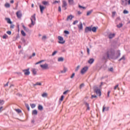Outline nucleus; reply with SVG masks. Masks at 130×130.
I'll list each match as a JSON object with an SVG mask.
<instances>
[{"label":"nucleus","mask_w":130,"mask_h":130,"mask_svg":"<svg viewBox=\"0 0 130 130\" xmlns=\"http://www.w3.org/2000/svg\"><path fill=\"white\" fill-rule=\"evenodd\" d=\"M94 58H90L88 61V63H89V64H92V63H93V62H94Z\"/></svg>","instance_id":"obj_18"},{"label":"nucleus","mask_w":130,"mask_h":130,"mask_svg":"<svg viewBox=\"0 0 130 130\" xmlns=\"http://www.w3.org/2000/svg\"><path fill=\"white\" fill-rule=\"evenodd\" d=\"M35 55H36V54L35 53H33L32 55L29 56V58H32V57H33V56H35Z\"/></svg>","instance_id":"obj_46"},{"label":"nucleus","mask_w":130,"mask_h":130,"mask_svg":"<svg viewBox=\"0 0 130 130\" xmlns=\"http://www.w3.org/2000/svg\"><path fill=\"white\" fill-rule=\"evenodd\" d=\"M30 107L31 108H35V107H36V105H35V104H30Z\"/></svg>","instance_id":"obj_31"},{"label":"nucleus","mask_w":130,"mask_h":130,"mask_svg":"<svg viewBox=\"0 0 130 130\" xmlns=\"http://www.w3.org/2000/svg\"><path fill=\"white\" fill-rule=\"evenodd\" d=\"M68 71V69L66 67H64L63 70L62 71H61V74H64L65 73L67 72Z\"/></svg>","instance_id":"obj_20"},{"label":"nucleus","mask_w":130,"mask_h":130,"mask_svg":"<svg viewBox=\"0 0 130 130\" xmlns=\"http://www.w3.org/2000/svg\"><path fill=\"white\" fill-rule=\"evenodd\" d=\"M68 3L70 6H74V5H75L74 0H68Z\"/></svg>","instance_id":"obj_15"},{"label":"nucleus","mask_w":130,"mask_h":130,"mask_svg":"<svg viewBox=\"0 0 130 130\" xmlns=\"http://www.w3.org/2000/svg\"><path fill=\"white\" fill-rule=\"evenodd\" d=\"M5 20H6V21H7V22L8 24H12L11 19H10L9 18H7L5 19Z\"/></svg>","instance_id":"obj_21"},{"label":"nucleus","mask_w":130,"mask_h":130,"mask_svg":"<svg viewBox=\"0 0 130 130\" xmlns=\"http://www.w3.org/2000/svg\"><path fill=\"white\" fill-rule=\"evenodd\" d=\"M3 39H7V38H8V35L7 34H5L3 36Z\"/></svg>","instance_id":"obj_34"},{"label":"nucleus","mask_w":130,"mask_h":130,"mask_svg":"<svg viewBox=\"0 0 130 130\" xmlns=\"http://www.w3.org/2000/svg\"><path fill=\"white\" fill-rule=\"evenodd\" d=\"M92 31V27L91 26H87L85 28V33H89V32H91Z\"/></svg>","instance_id":"obj_8"},{"label":"nucleus","mask_w":130,"mask_h":130,"mask_svg":"<svg viewBox=\"0 0 130 130\" xmlns=\"http://www.w3.org/2000/svg\"><path fill=\"white\" fill-rule=\"evenodd\" d=\"M108 110H109V107H106L105 105H104L103 107V112H104V111H108Z\"/></svg>","instance_id":"obj_12"},{"label":"nucleus","mask_w":130,"mask_h":130,"mask_svg":"<svg viewBox=\"0 0 130 130\" xmlns=\"http://www.w3.org/2000/svg\"><path fill=\"white\" fill-rule=\"evenodd\" d=\"M56 53H57V51H54L52 54V56H54V55H55Z\"/></svg>","instance_id":"obj_38"},{"label":"nucleus","mask_w":130,"mask_h":130,"mask_svg":"<svg viewBox=\"0 0 130 130\" xmlns=\"http://www.w3.org/2000/svg\"><path fill=\"white\" fill-rule=\"evenodd\" d=\"M97 30V28H96V27H93L92 28H91V31H92V32H96V31Z\"/></svg>","instance_id":"obj_25"},{"label":"nucleus","mask_w":130,"mask_h":130,"mask_svg":"<svg viewBox=\"0 0 130 130\" xmlns=\"http://www.w3.org/2000/svg\"><path fill=\"white\" fill-rule=\"evenodd\" d=\"M7 33L8 34V35H11L12 34V31L8 30L7 31Z\"/></svg>","instance_id":"obj_51"},{"label":"nucleus","mask_w":130,"mask_h":130,"mask_svg":"<svg viewBox=\"0 0 130 130\" xmlns=\"http://www.w3.org/2000/svg\"><path fill=\"white\" fill-rule=\"evenodd\" d=\"M53 4H58V1H55L54 2Z\"/></svg>","instance_id":"obj_64"},{"label":"nucleus","mask_w":130,"mask_h":130,"mask_svg":"<svg viewBox=\"0 0 130 130\" xmlns=\"http://www.w3.org/2000/svg\"><path fill=\"white\" fill-rule=\"evenodd\" d=\"M19 38H20V35L17 34L15 40H17V39H19Z\"/></svg>","instance_id":"obj_44"},{"label":"nucleus","mask_w":130,"mask_h":130,"mask_svg":"<svg viewBox=\"0 0 130 130\" xmlns=\"http://www.w3.org/2000/svg\"><path fill=\"white\" fill-rule=\"evenodd\" d=\"M78 7H79V9H86V7H83V6L80 5L78 6Z\"/></svg>","instance_id":"obj_40"},{"label":"nucleus","mask_w":130,"mask_h":130,"mask_svg":"<svg viewBox=\"0 0 130 130\" xmlns=\"http://www.w3.org/2000/svg\"><path fill=\"white\" fill-rule=\"evenodd\" d=\"M25 106L28 111L30 110V106H29L28 104H25Z\"/></svg>","instance_id":"obj_35"},{"label":"nucleus","mask_w":130,"mask_h":130,"mask_svg":"<svg viewBox=\"0 0 130 130\" xmlns=\"http://www.w3.org/2000/svg\"><path fill=\"white\" fill-rule=\"evenodd\" d=\"M114 55V51L111 49H108L107 51L105 53L103 59H107V58H109V57H112Z\"/></svg>","instance_id":"obj_1"},{"label":"nucleus","mask_w":130,"mask_h":130,"mask_svg":"<svg viewBox=\"0 0 130 130\" xmlns=\"http://www.w3.org/2000/svg\"><path fill=\"white\" fill-rule=\"evenodd\" d=\"M44 9H45V7H44V6L40 5V10L41 11V14L43 13V11L44 10Z\"/></svg>","instance_id":"obj_14"},{"label":"nucleus","mask_w":130,"mask_h":130,"mask_svg":"<svg viewBox=\"0 0 130 130\" xmlns=\"http://www.w3.org/2000/svg\"><path fill=\"white\" fill-rule=\"evenodd\" d=\"M5 103V101L4 100H0V105H3Z\"/></svg>","instance_id":"obj_43"},{"label":"nucleus","mask_w":130,"mask_h":130,"mask_svg":"<svg viewBox=\"0 0 130 130\" xmlns=\"http://www.w3.org/2000/svg\"><path fill=\"white\" fill-rule=\"evenodd\" d=\"M42 4H43V5L46 6V5H47L48 3H47V2L44 1L42 2Z\"/></svg>","instance_id":"obj_49"},{"label":"nucleus","mask_w":130,"mask_h":130,"mask_svg":"<svg viewBox=\"0 0 130 130\" xmlns=\"http://www.w3.org/2000/svg\"><path fill=\"white\" fill-rule=\"evenodd\" d=\"M121 5L125 7L127 5V0H121Z\"/></svg>","instance_id":"obj_11"},{"label":"nucleus","mask_w":130,"mask_h":130,"mask_svg":"<svg viewBox=\"0 0 130 130\" xmlns=\"http://www.w3.org/2000/svg\"><path fill=\"white\" fill-rule=\"evenodd\" d=\"M15 111H16L17 113H21V112H22V111L19 109H15Z\"/></svg>","instance_id":"obj_32"},{"label":"nucleus","mask_w":130,"mask_h":130,"mask_svg":"<svg viewBox=\"0 0 130 130\" xmlns=\"http://www.w3.org/2000/svg\"><path fill=\"white\" fill-rule=\"evenodd\" d=\"M116 13V12H112V16H113V17H114V16H115Z\"/></svg>","instance_id":"obj_61"},{"label":"nucleus","mask_w":130,"mask_h":130,"mask_svg":"<svg viewBox=\"0 0 130 130\" xmlns=\"http://www.w3.org/2000/svg\"><path fill=\"white\" fill-rule=\"evenodd\" d=\"M84 86H85V84H84V83H82L80 86V89H82V88H83V87H84Z\"/></svg>","instance_id":"obj_50"},{"label":"nucleus","mask_w":130,"mask_h":130,"mask_svg":"<svg viewBox=\"0 0 130 130\" xmlns=\"http://www.w3.org/2000/svg\"><path fill=\"white\" fill-rule=\"evenodd\" d=\"M41 82H37L36 84H34V86H41Z\"/></svg>","instance_id":"obj_27"},{"label":"nucleus","mask_w":130,"mask_h":130,"mask_svg":"<svg viewBox=\"0 0 130 130\" xmlns=\"http://www.w3.org/2000/svg\"><path fill=\"white\" fill-rule=\"evenodd\" d=\"M87 52L88 54H90V49L89 48H87Z\"/></svg>","instance_id":"obj_56"},{"label":"nucleus","mask_w":130,"mask_h":130,"mask_svg":"<svg viewBox=\"0 0 130 130\" xmlns=\"http://www.w3.org/2000/svg\"><path fill=\"white\" fill-rule=\"evenodd\" d=\"M5 7L6 8H10V7H11V5H10V4H9V3H6V4H5Z\"/></svg>","instance_id":"obj_26"},{"label":"nucleus","mask_w":130,"mask_h":130,"mask_svg":"<svg viewBox=\"0 0 130 130\" xmlns=\"http://www.w3.org/2000/svg\"><path fill=\"white\" fill-rule=\"evenodd\" d=\"M93 98H97V95H91V99H93Z\"/></svg>","instance_id":"obj_53"},{"label":"nucleus","mask_w":130,"mask_h":130,"mask_svg":"<svg viewBox=\"0 0 130 130\" xmlns=\"http://www.w3.org/2000/svg\"><path fill=\"white\" fill-rule=\"evenodd\" d=\"M9 86V82H7L6 84L4 85L5 87H8Z\"/></svg>","instance_id":"obj_62"},{"label":"nucleus","mask_w":130,"mask_h":130,"mask_svg":"<svg viewBox=\"0 0 130 130\" xmlns=\"http://www.w3.org/2000/svg\"><path fill=\"white\" fill-rule=\"evenodd\" d=\"M122 26H123L122 23H120L119 24L117 25V28H121Z\"/></svg>","instance_id":"obj_33"},{"label":"nucleus","mask_w":130,"mask_h":130,"mask_svg":"<svg viewBox=\"0 0 130 130\" xmlns=\"http://www.w3.org/2000/svg\"><path fill=\"white\" fill-rule=\"evenodd\" d=\"M73 19V16L70 15L68 16L67 20H72Z\"/></svg>","instance_id":"obj_30"},{"label":"nucleus","mask_w":130,"mask_h":130,"mask_svg":"<svg viewBox=\"0 0 130 130\" xmlns=\"http://www.w3.org/2000/svg\"><path fill=\"white\" fill-rule=\"evenodd\" d=\"M79 69H80V66H78L76 69H75V72H78V71H79Z\"/></svg>","instance_id":"obj_42"},{"label":"nucleus","mask_w":130,"mask_h":130,"mask_svg":"<svg viewBox=\"0 0 130 130\" xmlns=\"http://www.w3.org/2000/svg\"><path fill=\"white\" fill-rule=\"evenodd\" d=\"M46 38H47L46 36H44L42 37V40H45V39H46Z\"/></svg>","instance_id":"obj_55"},{"label":"nucleus","mask_w":130,"mask_h":130,"mask_svg":"<svg viewBox=\"0 0 130 130\" xmlns=\"http://www.w3.org/2000/svg\"><path fill=\"white\" fill-rule=\"evenodd\" d=\"M123 14H128V11H127V10H124Z\"/></svg>","instance_id":"obj_58"},{"label":"nucleus","mask_w":130,"mask_h":130,"mask_svg":"<svg viewBox=\"0 0 130 130\" xmlns=\"http://www.w3.org/2000/svg\"><path fill=\"white\" fill-rule=\"evenodd\" d=\"M42 97H47V93H44L42 94Z\"/></svg>","instance_id":"obj_39"},{"label":"nucleus","mask_w":130,"mask_h":130,"mask_svg":"<svg viewBox=\"0 0 130 130\" xmlns=\"http://www.w3.org/2000/svg\"><path fill=\"white\" fill-rule=\"evenodd\" d=\"M16 15L18 19L22 18V13L21 12V11H17L16 12Z\"/></svg>","instance_id":"obj_10"},{"label":"nucleus","mask_w":130,"mask_h":130,"mask_svg":"<svg viewBox=\"0 0 130 130\" xmlns=\"http://www.w3.org/2000/svg\"><path fill=\"white\" fill-rule=\"evenodd\" d=\"M58 12H61V7L60 6L58 7Z\"/></svg>","instance_id":"obj_59"},{"label":"nucleus","mask_w":130,"mask_h":130,"mask_svg":"<svg viewBox=\"0 0 130 130\" xmlns=\"http://www.w3.org/2000/svg\"><path fill=\"white\" fill-rule=\"evenodd\" d=\"M118 84H117L114 88V90H116V88H118Z\"/></svg>","instance_id":"obj_57"},{"label":"nucleus","mask_w":130,"mask_h":130,"mask_svg":"<svg viewBox=\"0 0 130 130\" xmlns=\"http://www.w3.org/2000/svg\"><path fill=\"white\" fill-rule=\"evenodd\" d=\"M79 22V21L78 20H75L73 22V25H76V24L78 23Z\"/></svg>","instance_id":"obj_41"},{"label":"nucleus","mask_w":130,"mask_h":130,"mask_svg":"<svg viewBox=\"0 0 130 130\" xmlns=\"http://www.w3.org/2000/svg\"><path fill=\"white\" fill-rule=\"evenodd\" d=\"M64 33H65V34H67L68 35H69V34H70V31H69L68 30H64Z\"/></svg>","instance_id":"obj_45"},{"label":"nucleus","mask_w":130,"mask_h":130,"mask_svg":"<svg viewBox=\"0 0 130 130\" xmlns=\"http://www.w3.org/2000/svg\"><path fill=\"white\" fill-rule=\"evenodd\" d=\"M38 112H37V110H34L32 111V114L34 115H37Z\"/></svg>","instance_id":"obj_22"},{"label":"nucleus","mask_w":130,"mask_h":130,"mask_svg":"<svg viewBox=\"0 0 130 130\" xmlns=\"http://www.w3.org/2000/svg\"><path fill=\"white\" fill-rule=\"evenodd\" d=\"M24 30H25L26 31V32H29V28L26 27V26H25V25H23L22 26Z\"/></svg>","instance_id":"obj_24"},{"label":"nucleus","mask_w":130,"mask_h":130,"mask_svg":"<svg viewBox=\"0 0 130 130\" xmlns=\"http://www.w3.org/2000/svg\"><path fill=\"white\" fill-rule=\"evenodd\" d=\"M64 96L63 95H61V98L59 99L60 101H62V100H63V98H64Z\"/></svg>","instance_id":"obj_48"},{"label":"nucleus","mask_w":130,"mask_h":130,"mask_svg":"<svg viewBox=\"0 0 130 130\" xmlns=\"http://www.w3.org/2000/svg\"><path fill=\"white\" fill-rule=\"evenodd\" d=\"M92 12H93V10L88 11L87 13L86 16H90V15H91V14H92Z\"/></svg>","instance_id":"obj_23"},{"label":"nucleus","mask_w":130,"mask_h":130,"mask_svg":"<svg viewBox=\"0 0 130 130\" xmlns=\"http://www.w3.org/2000/svg\"><path fill=\"white\" fill-rule=\"evenodd\" d=\"M67 6H68V3H67V2L66 1H63L62 8L63 10H64V11H66V10H67Z\"/></svg>","instance_id":"obj_6"},{"label":"nucleus","mask_w":130,"mask_h":130,"mask_svg":"<svg viewBox=\"0 0 130 130\" xmlns=\"http://www.w3.org/2000/svg\"><path fill=\"white\" fill-rule=\"evenodd\" d=\"M63 57H60L58 58V61H63Z\"/></svg>","instance_id":"obj_28"},{"label":"nucleus","mask_w":130,"mask_h":130,"mask_svg":"<svg viewBox=\"0 0 130 130\" xmlns=\"http://www.w3.org/2000/svg\"><path fill=\"white\" fill-rule=\"evenodd\" d=\"M58 39L59 40L58 43L60 44H63L66 42V41L63 40V38H62V37L58 36Z\"/></svg>","instance_id":"obj_5"},{"label":"nucleus","mask_w":130,"mask_h":130,"mask_svg":"<svg viewBox=\"0 0 130 130\" xmlns=\"http://www.w3.org/2000/svg\"><path fill=\"white\" fill-rule=\"evenodd\" d=\"M21 33L22 36H24V37L26 36V33H25V31H24V30H22L21 31Z\"/></svg>","instance_id":"obj_29"},{"label":"nucleus","mask_w":130,"mask_h":130,"mask_svg":"<svg viewBox=\"0 0 130 130\" xmlns=\"http://www.w3.org/2000/svg\"><path fill=\"white\" fill-rule=\"evenodd\" d=\"M36 14H34L32 16H31V18H30V20H31V24H29V27H30V28H31V27H32V26H34V25H35V21H36Z\"/></svg>","instance_id":"obj_2"},{"label":"nucleus","mask_w":130,"mask_h":130,"mask_svg":"<svg viewBox=\"0 0 130 130\" xmlns=\"http://www.w3.org/2000/svg\"><path fill=\"white\" fill-rule=\"evenodd\" d=\"M68 92H70V90H67L64 91L63 93V95H66V94H67V93H68Z\"/></svg>","instance_id":"obj_52"},{"label":"nucleus","mask_w":130,"mask_h":130,"mask_svg":"<svg viewBox=\"0 0 130 130\" xmlns=\"http://www.w3.org/2000/svg\"><path fill=\"white\" fill-rule=\"evenodd\" d=\"M21 40L22 42H23V43H26V40H25V39H24V38H22L21 39Z\"/></svg>","instance_id":"obj_36"},{"label":"nucleus","mask_w":130,"mask_h":130,"mask_svg":"<svg viewBox=\"0 0 130 130\" xmlns=\"http://www.w3.org/2000/svg\"><path fill=\"white\" fill-rule=\"evenodd\" d=\"M31 72H32L33 75H34L35 76L36 75H37V71H36V69H34V68L32 69Z\"/></svg>","instance_id":"obj_17"},{"label":"nucleus","mask_w":130,"mask_h":130,"mask_svg":"<svg viewBox=\"0 0 130 130\" xmlns=\"http://www.w3.org/2000/svg\"><path fill=\"white\" fill-rule=\"evenodd\" d=\"M78 27L79 30H82V29H83V23H82V22H80L79 24L78 25Z\"/></svg>","instance_id":"obj_16"},{"label":"nucleus","mask_w":130,"mask_h":130,"mask_svg":"<svg viewBox=\"0 0 130 130\" xmlns=\"http://www.w3.org/2000/svg\"><path fill=\"white\" fill-rule=\"evenodd\" d=\"M109 71H110V72H113V68H111L109 69Z\"/></svg>","instance_id":"obj_60"},{"label":"nucleus","mask_w":130,"mask_h":130,"mask_svg":"<svg viewBox=\"0 0 130 130\" xmlns=\"http://www.w3.org/2000/svg\"><path fill=\"white\" fill-rule=\"evenodd\" d=\"M94 91L96 94L99 95V96H101V90L100 89H99L97 86L94 87Z\"/></svg>","instance_id":"obj_3"},{"label":"nucleus","mask_w":130,"mask_h":130,"mask_svg":"<svg viewBox=\"0 0 130 130\" xmlns=\"http://www.w3.org/2000/svg\"><path fill=\"white\" fill-rule=\"evenodd\" d=\"M110 94V91H108V94H107V96H108V97H109Z\"/></svg>","instance_id":"obj_63"},{"label":"nucleus","mask_w":130,"mask_h":130,"mask_svg":"<svg viewBox=\"0 0 130 130\" xmlns=\"http://www.w3.org/2000/svg\"><path fill=\"white\" fill-rule=\"evenodd\" d=\"M125 60V57L124 56H123L120 59H119V61H120V60Z\"/></svg>","instance_id":"obj_37"},{"label":"nucleus","mask_w":130,"mask_h":130,"mask_svg":"<svg viewBox=\"0 0 130 130\" xmlns=\"http://www.w3.org/2000/svg\"><path fill=\"white\" fill-rule=\"evenodd\" d=\"M114 36H115V34H110L108 36V38L112 39V38H114Z\"/></svg>","instance_id":"obj_13"},{"label":"nucleus","mask_w":130,"mask_h":130,"mask_svg":"<svg viewBox=\"0 0 130 130\" xmlns=\"http://www.w3.org/2000/svg\"><path fill=\"white\" fill-rule=\"evenodd\" d=\"M38 108V110H40L41 111H42V110H43V106H42V105H39Z\"/></svg>","instance_id":"obj_19"},{"label":"nucleus","mask_w":130,"mask_h":130,"mask_svg":"<svg viewBox=\"0 0 130 130\" xmlns=\"http://www.w3.org/2000/svg\"><path fill=\"white\" fill-rule=\"evenodd\" d=\"M14 27H15V25L14 24H11L10 25V29H14Z\"/></svg>","instance_id":"obj_54"},{"label":"nucleus","mask_w":130,"mask_h":130,"mask_svg":"<svg viewBox=\"0 0 130 130\" xmlns=\"http://www.w3.org/2000/svg\"><path fill=\"white\" fill-rule=\"evenodd\" d=\"M75 73H73L71 76L70 77L71 79H74V77H75Z\"/></svg>","instance_id":"obj_47"},{"label":"nucleus","mask_w":130,"mask_h":130,"mask_svg":"<svg viewBox=\"0 0 130 130\" xmlns=\"http://www.w3.org/2000/svg\"><path fill=\"white\" fill-rule=\"evenodd\" d=\"M30 69H27L25 70H22V72L24 73L25 76H29L30 75V71H29Z\"/></svg>","instance_id":"obj_7"},{"label":"nucleus","mask_w":130,"mask_h":130,"mask_svg":"<svg viewBox=\"0 0 130 130\" xmlns=\"http://www.w3.org/2000/svg\"><path fill=\"white\" fill-rule=\"evenodd\" d=\"M40 67L42 69V70H49V67H48V64H47V63H45L44 64H41Z\"/></svg>","instance_id":"obj_4"},{"label":"nucleus","mask_w":130,"mask_h":130,"mask_svg":"<svg viewBox=\"0 0 130 130\" xmlns=\"http://www.w3.org/2000/svg\"><path fill=\"white\" fill-rule=\"evenodd\" d=\"M87 71H88V67H85L81 70V74L82 75H84V74H85Z\"/></svg>","instance_id":"obj_9"}]
</instances>
